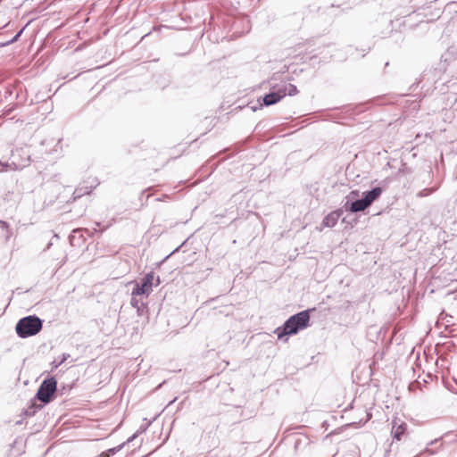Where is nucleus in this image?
Wrapping results in <instances>:
<instances>
[{
	"mask_svg": "<svg viewBox=\"0 0 457 457\" xmlns=\"http://www.w3.org/2000/svg\"><path fill=\"white\" fill-rule=\"evenodd\" d=\"M83 189L82 188H77L75 189L74 193H73V195H74V199L76 198H79L81 197L83 195L85 194H89L90 193V190H87V188L85 190V191H82Z\"/></svg>",
	"mask_w": 457,
	"mask_h": 457,
	"instance_id": "18",
	"label": "nucleus"
},
{
	"mask_svg": "<svg viewBox=\"0 0 457 457\" xmlns=\"http://www.w3.org/2000/svg\"><path fill=\"white\" fill-rule=\"evenodd\" d=\"M137 434H138V431L137 433H135L134 435H132L130 437H129L128 440L126 442H124L125 445L127 443H129V442L133 441L137 436Z\"/></svg>",
	"mask_w": 457,
	"mask_h": 457,
	"instance_id": "21",
	"label": "nucleus"
},
{
	"mask_svg": "<svg viewBox=\"0 0 457 457\" xmlns=\"http://www.w3.org/2000/svg\"><path fill=\"white\" fill-rule=\"evenodd\" d=\"M368 207V204L365 203L362 197L355 199L352 202H345V204L343 205L344 211L350 212L353 213L363 212Z\"/></svg>",
	"mask_w": 457,
	"mask_h": 457,
	"instance_id": "6",
	"label": "nucleus"
},
{
	"mask_svg": "<svg viewBox=\"0 0 457 457\" xmlns=\"http://www.w3.org/2000/svg\"><path fill=\"white\" fill-rule=\"evenodd\" d=\"M279 88L285 92V96H295L298 93L296 86L287 83L286 81H281L278 84Z\"/></svg>",
	"mask_w": 457,
	"mask_h": 457,
	"instance_id": "9",
	"label": "nucleus"
},
{
	"mask_svg": "<svg viewBox=\"0 0 457 457\" xmlns=\"http://www.w3.org/2000/svg\"><path fill=\"white\" fill-rule=\"evenodd\" d=\"M285 97V92L281 90L278 84L272 85L270 90L262 97V103L260 106H270L278 103L282 98Z\"/></svg>",
	"mask_w": 457,
	"mask_h": 457,
	"instance_id": "5",
	"label": "nucleus"
},
{
	"mask_svg": "<svg viewBox=\"0 0 457 457\" xmlns=\"http://www.w3.org/2000/svg\"><path fill=\"white\" fill-rule=\"evenodd\" d=\"M310 325V310H304L290 316L281 327L275 329L274 333L278 339L297 334Z\"/></svg>",
	"mask_w": 457,
	"mask_h": 457,
	"instance_id": "1",
	"label": "nucleus"
},
{
	"mask_svg": "<svg viewBox=\"0 0 457 457\" xmlns=\"http://www.w3.org/2000/svg\"><path fill=\"white\" fill-rule=\"evenodd\" d=\"M175 400H176V398H175V399H173V400H171V401L170 402V403H174V402H175Z\"/></svg>",
	"mask_w": 457,
	"mask_h": 457,
	"instance_id": "27",
	"label": "nucleus"
},
{
	"mask_svg": "<svg viewBox=\"0 0 457 457\" xmlns=\"http://www.w3.org/2000/svg\"><path fill=\"white\" fill-rule=\"evenodd\" d=\"M125 445V443H122L115 447L110 448L107 451L102 452V457H111L117 453H119Z\"/></svg>",
	"mask_w": 457,
	"mask_h": 457,
	"instance_id": "12",
	"label": "nucleus"
},
{
	"mask_svg": "<svg viewBox=\"0 0 457 457\" xmlns=\"http://www.w3.org/2000/svg\"><path fill=\"white\" fill-rule=\"evenodd\" d=\"M135 286L132 289L131 295H145L148 297L153 291V287H158L161 284L160 277H154V271H150L145 275L140 282H134Z\"/></svg>",
	"mask_w": 457,
	"mask_h": 457,
	"instance_id": "3",
	"label": "nucleus"
},
{
	"mask_svg": "<svg viewBox=\"0 0 457 457\" xmlns=\"http://www.w3.org/2000/svg\"><path fill=\"white\" fill-rule=\"evenodd\" d=\"M43 322L44 320L35 314L23 317L16 323V334L21 338L36 336L41 331Z\"/></svg>",
	"mask_w": 457,
	"mask_h": 457,
	"instance_id": "2",
	"label": "nucleus"
},
{
	"mask_svg": "<svg viewBox=\"0 0 457 457\" xmlns=\"http://www.w3.org/2000/svg\"><path fill=\"white\" fill-rule=\"evenodd\" d=\"M380 187H374L370 190L362 192L361 197L370 207L382 194Z\"/></svg>",
	"mask_w": 457,
	"mask_h": 457,
	"instance_id": "8",
	"label": "nucleus"
},
{
	"mask_svg": "<svg viewBox=\"0 0 457 457\" xmlns=\"http://www.w3.org/2000/svg\"><path fill=\"white\" fill-rule=\"evenodd\" d=\"M359 196V191L358 190H352L346 196H345V199L346 201L345 202H352L355 199H358L357 197Z\"/></svg>",
	"mask_w": 457,
	"mask_h": 457,
	"instance_id": "16",
	"label": "nucleus"
},
{
	"mask_svg": "<svg viewBox=\"0 0 457 457\" xmlns=\"http://www.w3.org/2000/svg\"><path fill=\"white\" fill-rule=\"evenodd\" d=\"M36 413V409L33 407H29L24 411V414L26 416H33Z\"/></svg>",
	"mask_w": 457,
	"mask_h": 457,
	"instance_id": "19",
	"label": "nucleus"
},
{
	"mask_svg": "<svg viewBox=\"0 0 457 457\" xmlns=\"http://www.w3.org/2000/svg\"><path fill=\"white\" fill-rule=\"evenodd\" d=\"M252 109H253V111L255 112L257 110V107H253Z\"/></svg>",
	"mask_w": 457,
	"mask_h": 457,
	"instance_id": "28",
	"label": "nucleus"
},
{
	"mask_svg": "<svg viewBox=\"0 0 457 457\" xmlns=\"http://www.w3.org/2000/svg\"><path fill=\"white\" fill-rule=\"evenodd\" d=\"M152 421H149L147 424H145V426H141L140 427V432H144L147 429V428L151 425Z\"/></svg>",
	"mask_w": 457,
	"mask_h": 457,
	"instance_id": "22",
	"label": "nucleus"
},
{
	"mask_svg": "<svg viewBox=\"0 0 457 457\" xmlns=\"http://www.w3.org/2000/svg\"><path fill=\"white\" fill-rule=\"evenodd\" d=\"M56 389L57 380L55 378H47L40 384L36 394V398L44 404H47L53 400Z\"/></svg>",
	"mask_w": 457,
	"mask_h": 457,
	"instance_id": "4",
	"label": "nucleus"
},
{
	"mask_svg": "<svg viewBox=\"0 0 457 457\" xmlns=\"http://www.w3.org/2000/svg\"><path fill=\"white\" fill-rule=\"evenodd\" d=\"M407 425L405 423H401L400 425L396 426L394 425L392 428V434L395 439L400 441L406 430Z\"/></svg>",
	"mask_w": 457,
	"mask_h": 457,
	"instance_id": "11",
	"label": "nucleus"
},
{
	"mask_svg": "<svg viewBox=\"0 0 457 457\" xmlns=\"http://www.w3.org/2000/svg\"><path fill=\"white\" fill-rule=\"evenodd\" d=\"M8 167V164L6 162H0V171H4Z\"/></svg>",
	"mask_w": 457,
	"mask_h": 457,
	"instance_id": "20",
	"label": "nucleus"
},
{
	"mask_svg": "<svg viewBox=\"0 0 457 457\" xmlns=\"http://www.w3.org/2000/svg\"><path fill=\"white\" fill-rule=\"evenodd\" d=\"M343 207L329 212L322 220V225L327 228H333L337 223L339 218L343 215Z\"/></svg>",
	"mask_w": 457,
	"mask_h": 457,
	"instance_id": "7",
	"label": "nucleus"
},
{
	"mask_svg": "<svg viewBox=\"0 0 457 457\" xmlns=\"http://www.w3.org/2000/svg\"><path fill=\"white\" fill-rule=\"evenodd\" d=\"M179 247H177L176 249H174V251L172 252V253H175V252H177V251L179 250Z\"/></svg>",
	"mask_w": 457,
	"mask_h": 457,
	"instance_id": "26",
	"label": "nucleus"
},
{
	"mask_svg": "<svg viewBox=\"0 0 457 457\" xmlns=\"http://www.w3.org/2000/svg\"><path fill=\"white\" fill-rule=\"evenodd\" d=\"M23 30H24V28H22L20 31H18L15 34V36L12 37V38L11 40H9L6 43L3 44V46H8L10 44H12V43L16 42L20 38V37L21 36Z\"/></svg>",
	"mask_w": 457,
	"mask_h": 457,
	"instance_id": "17",
	"label": "nucleus"
},
{
	"mask_svg": "<svg viewBox=\"0 0 457 457\" xmlns=\"http://www.w3.org/2000/svg\"><path fill=\"white\" fill-rule=\"evenodd\" d=\"M70 357H71V355L69 353H62L61 356H59L58 358H56L53 361V362H52L53 368H54V369L58 368L64 361H66Z\"/></svg>",
	"mask_w": 457,
	"mask_h": 457,
	"instance_id": "14",
	"label": "nucleus"
},
{
	"mask_svg": "<svg viewBox=\"0 0 457 457\" xmlns=\"http://www.w3.org/2000/svg\"><path fill=\"white\" fill-rule=\"evenodd\" d=\"M81 229L80 228H77V229H74L72 231V233L70 235L69 237V240H70V243L71 245H75V242H81Z\"/></svg>",
	"mask_w": 457,
	"mask_h": 457,
	"instance_id": "13",
	"label": "nucleus"
},
{
	"mask_svg": "<svg viewBox=\"0 0 457 457\" xmlns=\"http://www.w3.org/2000/svg\"><path fill=\"white\" fill-rule=\"evenodd\" d=\"M436 188L437 187H427V188H424V189L419 191L416 195L419 198L428 196L432 193H434L436 190Z\"/></svg>",
	"mask_w": 457,
	"mask_h": 457,
	"instance_id": "15",
	"label": "nucleus"
},
{
	"mask_svg": "<svg viewBox=\"0 0 457 457\" xmlns=\"http://www.w3.org/2000/svg\"><path fill=\"white\" fill-rule=\"evenodd\" d=\"M439 439H435V440H432L428 445H434L435 443H436Z\"/></svg>",
	"mask_w": 457,
	"mask_h": 457,
	"instance_id": "24",
	"label": "nucleus"
},
{
	"mask_svg": "<svg viewBox=\"0 0 457 457\" xmlns=\"http://www.w3.org/2000/svg\"><path fill=\"white\" fill-rule=\"evenodd\" d=\"M425 452L428 453V454L432 455V454H435L436 453V451L435 450H432V449H429L428 447H427L425 449Z\"/></svg>",
	"mask_w": 457,
	"mask_h": 457,
	"instance_id": "23",
	"label": "nucleus"
},
{
	"mask_svg": "<svg viewBox=\"0 0 457 457\" xmlns=\"http://www.w3.org/2000/svg\"><path fill=\"white\" fill-rule=\"evenodd\" d=\"M137 295H132L130 300V304L133 308L137 309V313L138 316H142L144 314L145 310L146 309L145 304L137 298Z\"/></svg>",
	"mask_w": 457,
	"mask_h": 457,
	"instance_id": "10",
	"label": "nucleus"
},
{
	"mask_svg": "<svg viewBox=\"0 0 457 457\" xmlns=\"http://www.w3.org/2000/svg\"><path fill=\"white\" fill-rule=\"evenodd\" d=\"M1 223L3 224V226H7V223L4 221H1Z\"/></svg>",
	"mask_w": 457,
	"mask_h": 457,
	"instance_id": "25",
	"label": "nucleus"
}]
</instances>
